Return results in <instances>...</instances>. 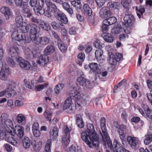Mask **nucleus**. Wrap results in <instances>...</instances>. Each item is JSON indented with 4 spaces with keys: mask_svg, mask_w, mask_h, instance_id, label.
I'll list each match as a JSON object with an SVG mask.
<instances>
[{
    "mask_svg": "<svg viewBox=\"0 0 152 152\" xmlns=\"http://www.w3.org/2000/svg\"><path fill=\"white\" fill-rule=\"evenodd\" d=\"M87 129L85 132L81 134V138L90 148L92 146L98 147L99 144L98 136L96 133L94 132V126L92 124L87 125Z\"/></svg>",
    "mask_w": 152,
    "mask_h": 152,
    "instance_id": "obj_1",
    "label": "nucleus"
},
{
    "mask_svg": "<svg viewBox=\"0 0 152 152\" xmlns=\"http://www.w3.org/2000/svg\"><path fill=\"white\" fill-rule=\"evenodd\" d=\"M18 45L16 44H14L9 49L8 53L11 56L12 58L10 57H7L6 58V61L10 66L12 67L15 66L16 63L14 61L13 58H16L18 56V51L19 50Z\"/></svg>",
    "mask_w": 152,
    "mask_h": 152,
    "instance_id": "obj_2",
    "label": "nucleus"
},
{
    "mask_svg": "<svg viewBox=\"0 0 152 152\" xmlns=\"http://www.w3.org/2000/svg\"><path fill=\"white\" fill-rule=\"evenodd\" d=\"M72 99L68 98L64 101L63 109L65 110L68 109L67 112L69 114H72L75 113V106L72 103Z\"/></svg>",
    "mask_w": 152,
    "mask_h": 152,
    "instance_id": "obj_3",
    "label": "nucleus"
},
{
    "mask_svg": "<svg viewBox=\"0 0 152 152\" xmlns=\"http://www.w3.org/2000/svg\"><path fill=\"white\" fill-rule=\"evenodd\" d=\"M81 90L80 87H73L69 92L70 95L69 98L77 100L80 99L81 96L80 92Z\"/></svg>",
    "mask_w": 152,
    "mask_h": 152,
    "instance_id": "obj_4",
    "label": "nucleus"
},
{
    "mask_svg": "<svg viewBox=\"0 0 152 152\" xmlns=\"http://www.w3.org/2000/svg\"><path fill=\"white\" fill-rule=\"evenodd\" d=\"M10 73V69L8 66L6 64L4 65V67L0 69V79L2 80L6 81L7 79V75Z\"/></svg>",
    "mask_w": 152,
    "mask_h": 152,
    "instance_id": "obj_5",
    "label": "nucleus"
},
{
    "mask_svg": "<svg viewBox=\"0 0 152 152\" xmlns=\"http://www.w3.org/2000/svg\"><path fill=\"white\" fill-rule=\"evenodd\" d=\"M114 126L116 128V130L118 132L119 135V137H122L125 135V131L126 126L123 124H119L117 121H114L113 122Z\"/></svg>",
    "mask_w": 152,
    "mask_h": 152,
    "instance_id": "obj_6",
    "label": "nucleus"
},
{
    "mask_svg": "<svg viewBox=\"0 0 152 152\" xmlns=\"http://www.w3.org/2000/svg\"><path fill=\"white\" fill-rule=\"evenodd\" d=\"M17 60L19 62V65L21 68L25 70L31 69V65L28 61L24 60L21 57H18Z\"/></svg>",
    "mask_w": 152,
    "mask_h": 152,
    "instance_id": "obj_7",
    "label": "nucleus"
},
{
    "mask_svg": "<svg viewBox=\"0 0 152 152\" xmlns=\"http://www.w3.org/2000/svg\"><path fill=\"white\" fill-rule=\"evenodd\" d=\"M122 57V55L121 53H116L115 55L112 54L110 56L108 62L110 64L115 65Z\"/></svg>",
    "mask_w": 152,
    "mask_h": 152,
    "instance_id": "obj_8",
    "label": "nucleus"
},
{
    "mask_svg": "<svg viewBox=\"0 0 152 152\" xmlns=\"http://www.w3.org/2000/svg\"><path fill=\"white\" fill-rule=\"evenodd\" d=\"M113 145L114 152H130L129 151L122 147L120 142L115 139L114 140Z\"/></svg>",
    "mask_w": 152,
    "mask_h": 152,
    "instance_id": "obj_9",
    "label": "nucleus"
},
{
    "mask_svg": "<svg viewBox=\"0 0 152 152\" xmlns=\"http://www.w3.org/2000/svg\"><path fill=\"white\" fill-rule=\"evenodd\" d=\"M102 142L103 144L105 145L106 144L111 149H114L113 145L112 142L110 139V137L108 135L107 133H106L104 134H102Z\"/></svg>",
    "mask_w": 152,
    "mask_h": 152,
    "instance_id": "obj_10",
    "label": "nucleus"
},
{
    "mask_svg": "<svg viewBox=\"0 0 152 152\" xmlns=\"http://www.w3.org/2000/svg\"><path fill=\"white\" fill-rule=\"evenodd\" d=\"M20 8L22 9L21 11V13L24 16L28 18H30L31 17L32 14L30 12L29 7L26 3H24Z\"/></svg>",
    "mask_w": 152,
    "mask_h": 152,
    "instance_id": "obj_11",
    "label": "nucleus"
},
{
    "mask_svg": "<svg viewBox=\"0 0 152 152\" xmlns=\"http://www.w3.org/2000/svg\"><path fill=\"white\" fill-rule=\"evenodd\" d=\"M56 18L62 23L66 24L68 23V20L66 15L61 12H57L54 14Z\"/></svg>",
    "mask_w": 152,
    "mask_h": 152,
    "instance_id": "obj_12",
    "label": "nucleus"
},
{
    "mask_svg": "<svg viewBox=\"0 0 152 152\" xmlns=\"http://www.w3.org/2000/svg\"><path fill=\"white\" fill-rule=\"evenodd\" d=\"M30 28V36L32 38H34L39 31V27L35 24L31 23Z\"/></svg>",
    "mask_w": 152,
    "mask_h": 152,
    "instance_id": "obj_13",
    "label": "nucleus"
},
{
    "mask_svg": "<svg viewBox=\"0 0 152 152\" xmlns=\"http://www.w3.org/2000/svg\"><path fill=\"white\" fill-rule=\"evenodd\" d=\"M14 134L20 139L22 138L24 135V128L21 126H16L13 129Z\"/></svg>",
    "mask_w": 152,
    "mask_h": 152,
    "instance_id": "obj_14",
    "label": "nucleus"
},
{
    "mask_svg": "<svg viewBox=\"0 0 152 152\" xmlns=\"http://www.w3.org/2000/svg\"><path fill=\"white\" fill-rule=\"evenodd\" d=\"M40 1L42 3V6H40L39 7L36 6L34 9V12L38 15H42L45 13V10L43 8L44 1L43 0H40Z\"/></svg>",
    "mask_w": 152,
    "mask_h": 152,
    "instance_id": "obj_15",
    "label": "nucleus"
},
{
    "mask_svg": "<svg viewBox=\"0 0 152 152\" xmlns=\"http://www.w3.org/2000/svg\"><path fill=\"white\" fill-rule=\"evenodd\" d=\"M1 12L4 14L6 19L8 20L10 18V17L12 15V10L8 7H3L1 9Z\"/></svg>",
    "mask_w": 152,
    "mask_h": 152,
    "instance_id": "obj_16",
    "label": "nucleus"
},
{
    "mask_svg": "<svg viewBox=\"0 0 152 152\" xmlns=\"http://www.w3.org/2000/svg\"><path fill=\"white\" fill-rule=\"evenodd\" d=\"M82 11L84 14L91 16L92 14V11L89 5L87 4H85L83 6Z\"/></svg>",
    "mask_w": 152,
    "mask_h": 152,
    "instance_id": "obj_17",
    "label": "nucleus"
},
{
    "mask_svg": "<svg viewBox=\"0 0 152 152\" xmlns=\"http://www.w3.org/2000/svg\"><path fill=\"white\" fill-rule=\"evenodd\" d=\"M110 12L106 7L102 8L99 12L100 17L102 18H106L110 15Z\"/></svg>",
    "mask_w": 152,
    "mask_h": 152,
    "instance_id": "obj_18",
    "label": "nucleus"
},
{
    "mask_svg": "<svg viewBox=\"0 0 152 152\" xmlns=\"http://www.w3.org/2000/svg\"><path fill=\"white\" fill-rule=\"evenodd\" d=\"M49 61V59L48 56L45 54L40 56L39 59L37 61V63L38 64L45 66Z\"/></svg>",
    "mask_w": 152,
    "mask_h": 152,
    "instance_id": "obj_19",
    "label": "nucleus"
},
{
    "mask_svg": "<svg viewBox=\"0 0 152 152\" xmlns=\"http://www.w3.org/2000/svg\"><path fill=\"white\" fill-rule=\"evenodd\" d=\"M13 31L11 35L12 39L15 41L21 42L22 37L23 36V33H19L18 31Z\"/></svg>",
    "mask_w": 152,
    "mask_h": 152,
    "instance_id": "obj_20",
    "label": "nucleus"
},
{
    "mask_svg": "<svg viewBox=\"0 0 152 152\" xmlns=\"http://www.w3.org/2000/svg\"><path fill=\"white\" fill-rule=\"evenodd\" d=\"M45 2L48 9L54 14L57 13V8L55 4L52 3L50 0H45Z\"/></svg>",
    "mask_w": 152,
    "mask_h": 152,
    "instance_id": "obj_21",
    "label": "nucleus"
},
{
    "mask_svg": "<svg viewBox=\"0 0 152 152\" xmlns=\"http://www.w3.org/2000/svg\"><path fill=\"white\" fill-rule=\"evenodd\" d=\"M128 142L131 147L134 148H135L138 143V140L134 137L128 136L127 138Z\"/></svg>",
    "mask_w": 152,
    "mask_h": 152,
    "instance_id": "obj_22",
    "label": "nucleus"
},
{
    "mask_svg": "<svg viewBox=\"0 0 152 152\" xmlns=\"http://www.w3.org/2000/svg\"><path fill=\"white\" fill-rule=\"evenodd\" d=\"M58 129L57 126L54 127L53 129H51L50 132V139L53 140H56L58 136Z\"/></svg>",
    "mask_w": 152,
    "mask_h": 152,
    "instance_id": "obj_23",
    "label": "nucleus"
},
{
    "mask_svg": "<svg viewBox=\"0 0 152 152\" xmlns=\"http://www.w3.org/2000/svg\"><path fill=\"white\" fill-rule=\"evenodd\" d=\"M42 142L41 141L36 142L35 140L32 143L31 145L33 150L35 152H38L41 149L42 147Z\"/></svg>",
    "mask_w": 152,
    "mask_h": 152,
    "instance_id": "obj_24",
    "label": "nucleus"
},
{
    "mask_svg": "<svg viewBox=\"0 0 152 152\" xmlns=\"http://www.w3.org/2000/svg\"><path fill=\"white\" fill-rule=\"evenodd\" d=\"M89 68L94 73L99 74L101 72L99 71V66L97 63H91L89 64Z\"/></svg>",
    "mask_w": 152,
    "mask_h": 152,
    "instance_id": "obj_25",
    "label": "nucleus"
},
{
    "mask_svg": "<svg viewBox=\"0 0 152 152\" xmlns=\"http://www.w3.org/2000/svg\"><path fill=\"white\" fill-rule=\"evenodd\" d=\"M102 37L104 40L108 43L113 42L114 38L113 34L108 33L103 34L102 35Z\"/></svg>",
    "mask_w": 152,
    "mask_h": 152,
    "instance_id": "obj_26",
    "label": "nucleus"
},
{
    "mask_svg": "<svg viewBox=\"0 0 152 152\" xmlns=\"http://www.w3.org/2000/svg\"><path fill=\"white\" fill-rule=\"evenodd\" d=\"M76 124L80 128H83L84 126V123L80 115L77 114L76 116Z\"/></svg>",
    "mask_w": 152,
    "mask_h": 152,
    "instance_id": "obj_27",
    "label": "nucleus"
},
{
    "mask_svg": "<svg viewBox=\"0 0 152 152\" xmlns=\"http://www.w3.org/2000/svg\"><path fill=\"white\" fill-rule=\"evenodd\" d=\"M31 24L27 25L25 26H22V25L18 27V30H20V32L23 34H25L28 33L31 27Z\"/></svg>",
    "mask_w": 152,
    "mask_h": 152,
    "instance_id": "obj_28",
    "label": "nucleus"
},
{
    "mask_svg": "<svg viewBox=\"0 0 152 152\" xmlns=\"http://www.w3.org/2000/svg\"><path fill=\"white\" fill-rule=\"evenodd\" d=\"M86 80L82 76H80L78 77L77 79L76 84L78 87L79 86H83L86 83Z\"/></svg>",
    "mask_w": 152,
    "mask_h": 152,
    "instance_id": "obj_29",
    "label": "nucleus"
},
{
    "mask_svg": "<svg viewBox=\"0 0 152 152\" xmlns=\"http://www.w3.org/2000/svg\"><path fill=\"white\" fill-rule=\"evenodd\" d=\"M24 82L25 86L28 88L31 89L35 86L34 80H31L30 81L29 80L25 79Z\"/></svg>",
    "mask_w": 152,
    "mask_h": 152,
    "instance_id": "obj_30",
    "label": "nucleus"
},
{
    "mask_svg": "<svg viewBox=\"0 0 152 152\" xmlns=\"http://www.w3.org/2000/svg\"><path fill=\"white\" fill-rule=\"evenodd\" d=\"M101 127L102 130V134H105L107 133V130L106 126V120L105 118L103 117L101 118L100 120Z\"/></svg>",
    "mask_w": 152,
    "mask_h": 152,
    "instance_id": "obj_31",
    "label": "nucleus"
},
{
    "mask_svg": "<svg viewBox=\"0 0 152 152\" xmlns=\"http://www.w3.org/2000/svg\"><path fill=\"white\" fill-rule=\"evenodd\" d=\"M145 139L144 142L145 145H148L152 141V134L150 132H148L145 136Z\"/></svg>",
    "mask_w": 152,
    "mask_h": 152,
    "instance_id": "obj_32",
    "label": "nucleus"
},
{
    "mask_svg": "<svg viewBox=\"0 0 152 152\" xmlns=\"http://www.w3.org/2000/svg\"><path fill=\"white\" fill-rule=\"evenodd\" d=\"M134 20V17L131 14H126L124 18V21L128 23H131Z\"/></svg>",
    "mask_w": 152,
    "mask_h": 152,
    "instance_id": "obj_33",
    "label": "nucleus"
},
{
    "mask_svg": "<svg viewBox=\"0 0 152 152\" xmlns=\"http://www.w3.org/2000/svg\"><path fill=\"white\" fill-rule=\"evenodd\" d=\"M116 21L117 19L115 17H111L104 20L103 22L105 23H107L109 25H110L114 24Z\"/></svg>",
    "mask_w": 152,
    "mask_h": 152,
    "instance_id": "obj_34",
    "label": "nucleus"
},
{
    "mask_svg": "<svg viewBox=\"0 0 152 152\" xmlns=\"http://www.w3.org/2000/svg\"><path fill=\"white\" fill-rule=\"evenodd\" d=\"M5 140L7 142L14 146H16L17 144V142L15 139L9 134L5 138Z\"/></svg>",
    "mask_w": 152,
    "mask_h": 152,
    "instance_id": "obj_35",
    "label": "nucleus"
},
{
    "mask_svg": "<svg viewBox=\"0 0 152 152\" xmlns=\"http://www.w3.org/2000/svg\"><path fill=\"white\" fill-rule=\"evenodd\" d=\"M55 50L54 47L52 45H48L45 48L44 53L46 55H50L53 53Z\"/></svg>",
    "mask_w": 152,
    "mask_h": 152,
    "instance_id": "obj_36",
    "label": "nucleus"
},
{
    "mask_svg": "<svg viewBox=\"0 0 152 152\" xmlns=\"http://www.w3.org/2000/svg\"><path fill=\"white\" fill-rule=\"evenodd\" d=\"M147 117L151 119H152V110H150L148 106L144 105L143 107Z\"/></svg>",
    "mask_w": 152,
    "mask_h": 152,
    "instance_id": "obj_37",
    "label": "nucleus"
},
{
    "mask_svg": "<svg viewBox=\"0 0 152 152\" xmlns=\"http://www.w3.org/2000/svg\"><path fill=\"white\" fill-rule=\"evenodd\" d=\"M57 44L59 49L61 52L64 53L66 51L67 46L63 43L61 40H59Z\"/></svg>",
    "mask_w": 152,
    "mask_h": 152,
    "instance_id": "obj_38",
    "label": "nucleus"
},
{
    "mask_svg": "<svg viewBox=\"0 0 152 152\" xmlns=\"http://www.w3.org/2000/svg\"><path fill=\"white\" fill-rule=\"evenodd\" d=\"M16 119L19 123L22 124H26V118L22 114H18L17 115Z\"/></svg>",
    "mask_w": 152,
    "mask_h": 152,
    "instance_id": "obj_39",
    "label": "nucleus"
},
{
    "mask_svg": "<svg viewBox=\"0 0 152 152\" xmlns=\"http://www.w3.org/2000/svg\"><path fill=\"white\" fill-rule=\"evenodd\" d=\"M85 54L84 53L81 52L79 53L77 57L78 58V64L80 66L82 65L83 62L85 59Z\"/></svg>",
    "mask_w": 152,
    "mask_h": 152,
    "instance_id": "obj_40",
    "label": "nucleus"
},
{
    "mask_svg": "<svg viewBox=\"0 0 152 152\" xmlns=\"http://www.w3.org/2000/svg\"><path fill=\"white\" fill-rule=\"evenodd\" d=\"M23 35L21 41H23L25 43H29L33 40V38L31 37L30 35L23 34Z\"/></svg>",
    "mask_w": 152,
    "mask_h": 152,
    "instance_id": "obj_41",
    "label": "nucleus"
},
{
    "mask_svg": "<svg viewBox=\"0 0 152 152\" xmlns=\"http://www.w3.org/2000/svg\"><path fill=\"white\" fill-rule=\"evenodd\" d=\"M95 57L97 61L100 60L102 58L103 51L101 49H98L96 50L95 53Z\"/></svg>",
    "mask_w": 152,
    "mask_h": 152,
    "instance_id": "obj_42",
    "label": "nucleus"
},
{
    "mask_svg": "<svg viewBox=\"0 0 152 152\" xmlns=\"http://www.w3.org/2000/svg\"><path fill=\"white\" fill-rule=\"evenodd\" d=\"M23 147L25 148H28L31 145L29 138L28 137H25L23 139Z\"/></svg>",
    "mask_w": 152,
    "mask_h": 152,
    "instance_id": "obj_43",
    "label": "nucleus"
},
{
    "mask_svg": "<svg viewBox=\"0 0 152 152\" xmlns=\"http://www.w3.org/2000/svg\"><path fill=\"white\" fill-rule=\"evenodd\" d=\"M52 142L51 139H48L46 141L45 150L43 152H51Z\"/></svg>",
    "mask_w": 152,
    "mask_h": 152,
    "instance_id": "obj_44",
    "label": "nucleus"
},
{
    "mask_svg": "<svg viewBox=\"0 0 152 152\" xmlns=\"http://www.w3.org/2000/svg\"><path fill=\"white\" fill-rule=\"evenodd\" d=\"M70 136L68 135V136H66L65 135H63L62 138V143L65 146H67L70 140Z\"/></svg>",
    "mask_w": 152,
    "mask_h": 152,
    "instance_id": "obj_45",
    "label": "nucleus"
},
{
    "mask_svg": "<svg viewBox=\"0 0 152 152\" xmlns=\"http://www.w3.org/2000/svg\"><path fill=\"white\" fill-rule=\"evenodd\" d=\"M122 31V28L121 25H117L115 27L111 29V32L114 34H118Z\"/></svg>",
    "mask_w": 152,
    "mask_h": 152,
    "instance_id": "obj_46",
    "label": "nucleus"
},
{
    "mask_svg": "<svg viewBox=\"0 0 152 152\" xmlns=\"http://www.w3.org/2000/svg\"><path fill=\"white\" fill-rule=\"evenodd\" d=\"M71 4L72 5L77 9H80L82 8V5L80 0H74L71 2Z\"/></svg>",
    "mask_w": 152,
    "mask_h": 152,
    "instance_id": "obj_47",
    "label": "nucleus"
},
{
    "mask_svg": "<svg viewBox=\"0 0 152 152\" xmlns=\"http://www.w3.org/2000/svg\"><path fill=\"white\" fill-rule=\"evenodd\" d=\"M64 85L62 83H60L57 85L54 88L55 92L57 94H59L61 90L64 87Z\"/></svg>",
    "mask_w": 152,
    "mask_h": 152,
    "instance_id": "obj_48",
    "label": "nucleus"
},
{
    "mask_svg": "<svg viewBox=\"0 0 152 152\" xmlns=\"http://www.w3.org/2000/svg\"><path fill=\"white\" fill-rule=\"evenodd\" d=\"M5 92H6V95L7 96L9 97L15 95V91L14 90L9 88L5 89Z\"/></svg>",
    "mask_w": 152,
    "mask_h": 152,
    "instance_id": "obj_49",
    "label": "nucleus"
},
{
    "mask_svg": "<svg viewBox=\"0 0 152 152\" xmlns=\"http://www.w3.org/2000/svg\"><path fill=\"white\" fill-rule=\"evenodd\" d=\"M15 21L17 26L18 27L20 26L23 23L22 17L21 15L17 16L15 18Z\"/></svg>",
    "mask_w": 152,
    "mask_h": 152,
    "instance_id": "obj_50",
    "label": "nucleus"
},
{
    "mask_svg": "<svg viewBox=\"0 0 152 152\" xmlns=\"http://www.w3.org/2000/svg\"><path fill=\"white\" fill-rule=\"evenodd\" d=\"M51 25L53 29L55 30H57L61 28L60 26H63V23H58L55 21L51 23Z\"/></svg>",
    "mask_w": 152,
    "mask_h": 152,
    "instance_id": "obj_51",
    "label": "nucleus"
},
{
    "mask_svg": "<svg viewBox=\"0 0 152 152\" xmlns=\"http://www.w3.org/2000/svg\"><path fill=\"white\" fill-rule=\"evenodd\" d=\"M6 127L10 129H13L14 126L13 124L12 121L10 119H8L4 122Z\"/></svg>",
    "mask_w": 152,
    "mask_h": 152,
    "instance_id": "obj_52",
    "label": "nucleus"
},
{
    "mask_svg": "<svg viewBox=\"0 0 152 152\" xmlns=\"http://www.w3.org/2000/svg\"><path fill=\"white\" fill-rule=\"evenodd\" d=\"M94 46L96 48H102L103 47V45L100 42L99 40L97 39L93 43Z\"/></svg>",
    "mask_w": 152,
    "mask_h": 152,
    "instance_id": "obj_53",
    "label": "nucleus"
},
{
    "mask_svg": "<svg viewBox=\"0 0 152 152\" xmlns=\"http://www.w3.org/2000/svg\"><path fill=\"white\" fill-rule=\"evenodd\" d=\"M52 113L47 110H45L44 113V115L48 120L50 121L52 119Z\"/></svg>",
    "mask_w": 152,
    "mask_h": 152,
    "instance_id": "obj_54",
    "label": "nucleus"
},
{
    "mask_svg": "<svg viewBox=\"0 0 152 152\" xmlns=\"http://www.w3.org/2000/svg\"><path fill=\"white\" fill-rule=\"evenodd\" d=\"M102 23L103 24L102 26V31L103 33H104L103 34H107L108 30L109 25L107 23H104L103 22Z\"/></svg>",
    "mask_w": 152,
    "mask_h": 152,
    "instance_id": "obj_55",
    "label": "nucleus"
},
{
    "mask_svg": "<svg viewBox=\"0 0 152 152\" xmlns=\"http://www.w3.org/2000/svg\"><path fill=\"white\" fill-rule=\"evenodd\" d=\"M43 29L45 31H48L50 29L51 27L49 24L46 22H43V24H41Z\"/></svg>",
    "mask_w": 152,
    "mask_h": 152,
    "instance_id": "obj_56",
    "label": "nucleus"
},
{
    "mask_svg": "<svg viewBox=\"0 0 152 152\" xmlns=\"http://www.w3.org/2000/svg\"><path fill=\"white\" fill-rule=\"evenodd\" d=\"M79 150L76 149L74 145H72L67 150V152H78Z\"/></svg>",
    "mask_w": 152,
    "mask_h": 152,
    "instance_id": "obj_57",
    "label": "nucleus"
},
{
    "mask_svg": "<svg viewBox=\"0 0 152 152\" xmlns=\"http://www.w3.org/2000/svg\"><path fill=\"white\" fill-rule=\"evenodd\" d=\"M86 1L88 5L90 4L92 8H95L96 7L95 0H85Z\"/></svg>",
    "mask_w": 152,
    "mask_h": 152,
    "instance_id": "obj_58",
    "label": "nucleus"
},
{
    "mask_svg": "<svg viewBox=\"0 0 152 152\" xmlns=\"http://www.w3.org/2000/svg\"><path fill=\"white\" fill-rule=\"evenodd\" d=\"M135 10L136 11L140 13L142 15L143 13L145 12V10L144 7L140 5L138 7H135Z\"/></svg>",
    "mask_w": 152,
    "mask_h": 152,
    "instance_id": "obj_59",
    "label": "nucleus"
},
{
    "mask_svg": "<svg viewBox=\"0 0 152 152\" xmlns=\"http://www.w3.org/2000/svg\"><path fill=\"white\" fill-rule=\"evenodd\" d=\"M49 42V39L46 37H41V44L43 45H45L48 44Z\"/></svg>",
    "mask_w": 152,
    "mask_h": 152,
    "instance_id": "obj_60",
    "label": "nucleus"
},
{
    "mask_svg": "<svg viewBox=\"0 0 152 152\" xmlns=\"http://www.w3.org/2000/svg\"><path fill=\"white\" fill-rule=\"evenodd\" d=\"M45 86L43 84H39L36 86L34 88V90L36 92L40 91L44 88Z\"/></svg>",
    "mask_w": 152,
    "mask_h": 152,
    "instance_id": "obj_61",
    "label": "nucleus"
},
{
    "mask_svg": "<svg viewBox=\"0 0 152 152\" xmlns=\"http://www.w3.org/2000/svg\"><path fill=\"white\" fill-rule=\"evenodd\" d=\"M34 43L36 45H39L41 44V37L36 36L34 38H33V40H32Z\"/></svg>",
    "mask_w": 152,
    "mask_h": 152,
    "instance_id": "obj_62",
    "label": "nucleus"
},
{
    "mask_svg": "<svg viewBox=\"0 0 152 152\" xmlns=\"http://www.w3.org/2000/svg\"><path fill=\"white\" fill-rule=\"evenodd\" d=\"M105 0H95V3H96L98 7H101L103 5L105 2Z\"/></svg>",
    "mask_w": 152,
    "mask_h": 152,
    "instance_id": "obj_63",
    "label": "nucleus"
},
{
    "mask_svg": "<svg viewBox=\"0 0 152 152\" xmlns=\"http://www.w3.org/2000/svg\"><path fill=\"white\" fill-rule=\"evenodd\" d=\"M121 117L123 120L125 122L127 123L128 118V114L125 111H124L121 113Z\"/></svg>",
    "mask_w": 152,
    "mask_h": 152,
    "instance_id": "obj_64",
    "label": "nucleus"
}]
</instances>
